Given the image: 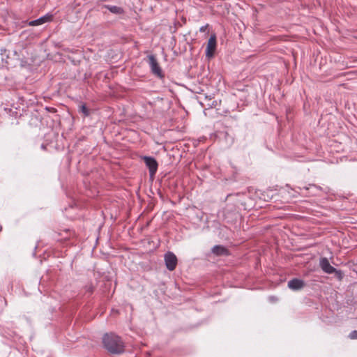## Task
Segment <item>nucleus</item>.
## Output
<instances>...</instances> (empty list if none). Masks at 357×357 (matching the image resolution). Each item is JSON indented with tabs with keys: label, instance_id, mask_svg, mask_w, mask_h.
Instances as JSON below:
<instances>
[{
	"label": "nucleus",
	"instance_id": "1",
	"mask_svg": "<svg viewBox=\"0 0 357 357\" xmlns=\"http://www.w3.org/2000/svg\"><path fill=\"white\" fill-rule=\"evenodd\" d=\"M102 344L108 352L120 354L124 351L125 344L121 338L114 333H107L102 337Z\"/></svg>",
	"mask_w": 357,
	"mask_h": 357
},
{
	"label": "nucleus",
	"instance_id": "2",
	"mask_svg": "<svg viewBox=\"0 0 357 357\" xmlns=\"http://www.w3.org/2000/svg\"><path fill=\"white\" fill-rule=\"evenodd\" d=\"M217 47V38L215 33L211 35V37L208 39L207 43L206 49V56L208 58H212L216 50Z\"/></svg>",
	"mask_w": 357,
	"mask_h": 357
},
{
	"label": "nucleus",
	"instance_id": "3",
	"mask_svg": "<svg viewBox=\"0 0 357 357\" xmlns=\"http://www.w3.org/2000/svg\"><path fill=\"white\" fill-rule=\"evenodd\" d=\"M319 266L322 271L326 273L332 274H340L341 275V271H337L333 266L330 264L328 259L326 257H322L319 261ZM341 278V276H340Z\"/></svg>",
	"mask_w": 357,
	"mask_h": 357
},
{
	"label": "nucleus",
	"instance_id": "4",
	"mask_svg": "<svg viewBox=\"0 0 357 357\" xmlns=\"http://www.w3.org/2000/svg\"><path fill=\"white\" fill-rule=\"evenodd\" d=\"M148 59L152 73L159 77H163L162 69L155 56L150 55L148 56Z\"/></svg>",
	"mask_w": 357,
	"mask_h": 357
},
{
	"label": "nucleus",
	"instance_id": "5",
	"mask_svg": "<svg viewBox=\"0 0 357 357\" xmlns=\"http://www.w3.org/2000/svg\"><path fill=\"white\" fill-rule=\"evenodd\" d=\"M144 161L149 168L150 176L153 177L157 172L158 166L156 160L152 157L145 156L144 157Z\"/></svg>",
	"mask_w": 357,
	"mask_h": 357
},
{
	"label": "nucleus",
	"instance_id": "6",
	"mask_svg": "<svg viewBox=\"0 0 357 357\" xmlns=\"http://www.w3.org/2000/svg\"><path fill=\"white\" fill-rule=\"evenodd\" d=\"M165 261L168 270L172 271L176 268L177 265V258L174 253L168 252L165 254Z\"/></svg>",
	"mask_w": 357,
	"mask_h": 357
},
{
	"label": "nucleus",
	"instance_id": "7",
	"mask_svg": "<svg viewBox=\"0 0 357 357\" xmlns=\"http://www.w3.org/2000/svg\"><path fill=\"white\" fill-rule=\"evenodd\" d=\"M305 286V282L300 279L294 278L288 282V287L294 291L300 290Z\"/></svg>",
	"mask_w": 357,
	"mask_h": 357
},
{
	"label": "nucleus",
	"instance_id": "8",
	"mask_svg": "<svg viewBox=\"0 0 357 357\" xmlns=\"http://www.w3.org/2000/svg\"><path fill=\"white\" fill-rule=\"evenodd\" d=\"M53 16L52 15H46L43 16L38 20H33L29 22V26H38L41 25L45 22H50L52 20Z\"/></svg>",
	"mask_w": 357,
	"mask_h": 357
},
{
	"label": "nucleus",
	"instance_id": "9",
	"mask_svg": "<svg viewBox=\"0 0 357 357\" xmlns=\"http://www.w3.org/2000/svg\"><path fill=\"white\" fill-rule=\"evenodd\" d=\"M212 252L218 256L227 255V249L222 245H215L212 249Z\"/></svg>",
	"mask_w": 357,
	"mask_h": 357
},
{
	"label": "nucleus",
	"instance_id": "10",
	"mask_svg": "<svg viewBox=\"0 0 357 357\" xmlns=\"http://www.w3.org/2000/svg\"><path fill=\"white\" fill-rule=\"evenodd\" d=\"M105 7L112 13L121 14L123 12V9L119 6L105 5Z\"/></svg>",
	"mask_w": 357,
	"mask_h": 357
},
{
	"label": "nucleus",
	"instance_id": "11",
	"mask_svg": "<svg viewBox=\"0 0 357 357\" xmlns=\"http://www.w3.org/2000/svg\"><path fill=\"white\" fill-rule=\"evenodd\" d=\"M79 112L83 113L84 116H88L89 115V110L86 107L85 104H82L79 107Z\"/></svg>",
	"mask_w": 357,
	"mask_h": 357
},
{
	"label": "nucleus",
	"instance_id": "12",
	"mask_svg": "<svg viewBox=\"0 0 357 357\" xmlns=\"http://www.w3.org/2000/svg\"><path fill=\"white\" fill-rule=\"evenodd\" d=\"M349 337L351 340L357 339V331H352L349 335Z\"/></svg>",
	"mask_w": 357,
	"mask_h": 357
},
{
	"label": "nucleus",
	"instance_id": "13",
	"mask_svg": "<svg viewBox=\"0 0 357 357\" xmlns=\"http://www.w3.org/2000/svg\"><path fill=\"white\" fill-rule=\"evenodd\" d=\"M206 29V26H202L200 28V31L204 32V31H205Z\"/></svg>",
	"mask_w": 357,
	"mask_h": 357
},
{
	"label": "nucleus",
	"instance_id": "14",
	"mask_svg": "<svg viewBox=\"0 0 357 357\" xmlns=\"http://www.w3.org/2000/svg\"><path fill=\"white\" fill-rule=\"evenodd\" d=\"M335 275L337 276V278H338L340 280H341V279H342V273H341V278H340V274H335Z\"/></svg>",
	"mask_w": 357,
	"mask_h": 357
}]
</instances>
